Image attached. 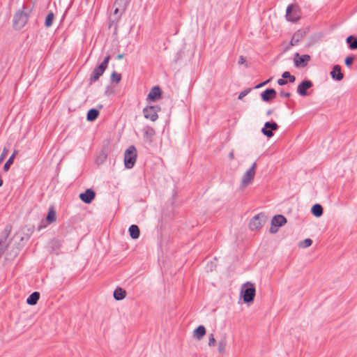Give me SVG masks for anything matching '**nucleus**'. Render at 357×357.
I'll list each match as a JSON object with an SVG mask.
<instances>
[{
  "mask_svg": "<svg viewBox=\"0 0 357 357\" xmlns=\"http://www.w3.org/2000/svg\"><path fill=\"white\" fill-rule=\"evenodd\" d=\"M110 59V56H106L103 61L96 68H95L90 77V82L93 83L96 82L100 77L103 74L105 70L107 69L108 63Z\"/></svg>",
  "mask_w": 357,
  "mask_h": 357,
  "instance_id": "obj_4",
  "label": "nucleus"
},
{
  "mask_svg": "<svg viewBox=\"0 0 357 357\" xmlns=\"http://www.w3.org/2000/svg\"><path fill=\"white\" fill-rule=\"evenodd\" d=\"M266 222V216L263 213L255 215L250 220L249 227L252 231L260 229Z\"/></svg>",
  "mask_w": 357,
  "mask_h": 357,
  "instance_id": "obj_7",
  "label": "nucleus"
},
{
  "mask_svg": "<svg viewBox=\"0 0 357 357\" xmlns=\"http://www.w3.org/2000/svg\"><path fill=\"white\" fill-rule=\"evenodd\" d=\"M215 342H216V341H215L213 334H210L209 337H208V346H210V347L214 346Z\"/></svg>",
  "mask_w": 357,
  "mask_h": 357,
  "instance_id": "obj_37",
  "label": "nucleus"
},
{
  "mask_svg": "<svg viewBox=\"0 0 357 357\" xmlns=\"http://www.w3.org/2000/svg\"><path fill=\"white\" fill-rule=\"evenodd\" d=\"M272 114V110L269 109L267 111V114Z\"/></svg>",
  "mask_w": 357,
  "mask_h": 357,
  "instance_id": "obj_47",
  "label": "nucleus"
},
{
  "mask_svg": "<svg viewBox=\"0 0 357 357\" xmlns=\"http://www.w3.org/2000/svg\"><path fill=\"white\" fill-rule=\"evenodd\" d=\"M206 334V328L204 326H199L193 332V336L197 340H201Z\"/></svg>",
  "mask_w": 357,
  "mask_h": 357,
  "instance_id": "obj_24",
  "label": "nucleus"
},
{
  "mask_svg": "<svg viewBox=\"0 0 357 357\" xmlns=\"http://www.w3.org/2000/svg\"><path fill=\"white\" fill-rule=\"evenodd\" d=\"M56 220V212L53 207H50L48 211L45 220L42 221L41 224L38 226V230L42 229L47 227L48 224L54 222Z\"/></svg>",
  "mask_w": 357,
  "mask_h": 357,
  "instance_id": "obj_11",
  "label": "nucleus"
},
{
  "mask_svg": "<svg viewBox=\"0 0 357 357\" xmlns=\"http://www.w3.org/2000/svg\"><path fill=\"white\" fill-rule=\"evenodd\" d=\"M143 132L144 135L147 139H151L155 135V130L151 126H145L143 128Z\"/></svg>",
  "mask_w": 357,
  "mask_h": 357,
  "instance_id": "obj_28",
  "label": "nucleus"
},
{
  "mask_svg": "<svg viewBox=\"0 0 357 357\" xmlns=\"http://www.w3.org/2000/svg\"><path fill=\"white\" fill-rule=\"evenodd\" d=\"M25 7L23 6L22 10H18L15 13L13 17V27L15 29H21L26 24L29 19V13L24 12Z\"/></svg>",
  "mask_w": 357,
  "mask_h": 357,
  "instance_id": "obj_2",
  "label": "nucleus"
},
{
  "mask_svg": "<svg viewBox=\"0 0 357 357\" xmlns=\"http://www.w3.org/2000/svg\"><path fill=\"white\" fill-rule=\"evenodd\" d=\"M137 160V149L135 146H130L124 153V164L126 168L133 167Z\"/></svg>",
  "mask_w": 357,
  "mask_h": 357,
  "instance_id": "obj_3",
  "label": "nucleus"
},
{
  "mask_svg": "<svg viewBox=\"0 0 357 357\" xmlns=\"http://www.w3.org/2000/svg\"><path fill=\"white\" fill-rule=\"evenodd\" d=\"M278 128V126L275 122H270L267 121L264 124V127L262 128V133L268 137H271L273 135V131L277 130Z\"/></svg>",
  "mask_w": 357,
  "mask_h": 357,
  "instance_id": "obj_14",
  "label": "nucleus"
},
{
  "mask_svg": "<svg viewBox=\"0 0 357 357\" xmlns=\"http://www.w3.org/2000/svg\"><path fill=\"white\" fill-rule=\"evenodd\" d=\"M161 96V90L159 86L153 87L147 96V100L155 101Z\"/></svg>",
  "mask_w": 357,
  "mask_h": 357,
  "instance_id": "obj_18",
  "label": "nucleus"
},
{
  "mask_svg": "<svg viewBox=\"0 0 357 357\" xmlns=\"http://www.w3.org/2000/svg\"><path fill=\"white\" fill-rule=\"evenodd\" d=\"M229 158L230 160H233L234 158V151H231L229 153Z\"/></svg>",
  "mask_w": 357,
  "mask_h": 357,
  "instance_id": "obj_43",
  "label": "nucleus"
},
{
  "mask_svg": "<svg viewBox=\"0 0 357 357\" xmlns=\"http://www.w3.org/2000/svg\"><path fill=\"white\" fill-rule=\"evenodd\" d=\"M257 166V162H255L252 166L244 173L241 181V188H243L252 183L256 174Z\"/></svg>",
  "mask_w": 357,
  "mask_h": 357,
  "instance_id": "obj_5",
  "label": "nucleus"
},
{
  "mask_svg": "<svg viewBox=\"0 0 357 357\" xmlns=\"http://www.w3.org/2000/svg\"><path fill=\"white\" fill-rule=\"evenodd\" d=\"M312 86V82L310 80H304L298 84L297 88V93L301 96H306L307 95V90Z\"/></svg>",
  "mask_w": 357,
  "mask_h": 357,
  "instance_id": "obj_15",
  "label": "nucleus"
},
{
  "mask_svg": "<svg viewBox=\"0 0 357 357\" xmlns=\"http://www.w3.org/2000/svg\"><path fill=\"white\" fill-rule=\"evenodd\" d=\"M128 231L132 239H137L139 237L140 231L137 225H132L129 227Z\"/></svg>",
  "mask_w": 357,
  "mask_h": 357,
  "instance_id": "obj_21",
  "label": "nucleus"
},
{
  "mask_svg": "<svg viewBox=\"0 0 357 357\" xmlns=\"http://www.w3.org/2000/svg\"><path fill=\"white\" fill-rule=\"evenodd\" d=\"M312 243V241L310 238H306L304 241L299 243V247L302 248H306L310 247Z\"/></svg>",
  "mask_w": 357,
  "mask_h": 357,
  "instance_id": "obj_33",
  "label": "nucleus"
},
{
  "mask_svg": "<svg viewBox=\"0 0 357 357\" xmlns=\"http://www.w3.org/2000/svg\"><path fill=\"white\" fill-rule=\"evenodd\" d=\"M354 60V58L352 56H349L346 57L345 61H344L345 65L347 67H350L352 65Z\"/></svg>",
  "mask_w": 357,
  "mask_h": 357,
  "instance_id": "obj_34",
  "label": "nucleus"
},
{
  "mask_svg": "<svg viewBox=\"0 0 357 357\" xmlns=\"http://www.w3.org/2000/svg\"><path fill=\"white\" fill-rule=\"evenodd\" d=\"M331 75L333 79L341 81L344 78V75L341 71V67L339 65L333 66Z\"/></svg>",
  "mask_w": 357,
  "mask_h": 357,
  "instance_id": "obj_20",
  "label": "nucleus"
},
{
  "mask_svg": "<svg viewBox=\"0 0 357 357\" xmlns=\"http://www.w3.org/2000/svg\"><path fill=\"white\" fill-rule=\"evenodd\" d=\"M263 86H264V83H261V84H258V85L256 86V88H259V87Z\"/></svg>",
  "mask_w": 357,
  "mask_h": 357,
  "instance_id": "obj_46",
  "label": "nucleus"
},
{
  "mask_svg": "<svg viewBox=\"0 0 357 357\" xmlns=\"http://www.w3.org/2000/svg\"><path fill=\"white\" fill-rule=\"evenodd\" d=\"M289 75L290 73L288 71H285L282 74V77L285 79H287L289 77Z\"/></svg>",
  "mask_w": 357,
  "mask_h": 357,
  "instance_id": "obj_40",
  "label": "nucleus"
},
{
  "mask_svg": "<svg viewBox=\"0 0 357 357\" xmlns=\"http://www.w3.org/2000/svg\"><path fill=\"white\" fill-rule=\"evenodd\" d=\"M10 232V227L7 226L1 234L0 238V258L1 257L6 248L8 247V243L7 242V238L9 236Z\"/></svg>",
  "mask_w": 357,
  "mask_h": 357,
  "instance_id": "obj_10",
  "label": "nucleus"
},
{
  "mask_svg": "<svg viewBox=\"0 0 357 357\" xmlns=\"http://www.w3.org/2000/svg\"><path fill=\"white\" fill-rule=\"evenodd\" d=\"M251 91V89H245L243 91H242L239 95H238V98L239 100H242L245 96H247L248 94V93Z\"/></svg>",
  "mask_w": 357,
  "mask_h": 357,
  "instance_id": "obj_35",
  "label": "nucleus"
},
{
  "mask_svg": "<svg viewBox=\"0 0 357 357\" xmlns=\"http://www.w3.org/2000/svg\"><path fill=\"white\" fill-rule=\"evenodd\" d=\"M123 56H124V54H119V55L117 56V59H118L119 60H120V59H122L123 58Z\"/></svg>",
  "mask_w": 357,
  "mask_h": 357,
  "instance_id": "obj_44",
  "label": "nucleus"
},
{
  "mask_svg": "<svg viewBox=\"0 0 357 357\" xmlns=\"http://www.w3.org/2000/svg\"><path fill=\"white\" fill-rule=\"evenodd\" d=\"M227 342L226 337H222L218 342V351L221 354L225 352Z\"/></svg>",
  "mask_w": 357,
  "mask_h": 357,
  "instance_id": "obj_29",
  "label": "nucleus"
},
{
  "mask_svg": "<svg viewBox=\"0 0 357 357\" xmlns=\"http://www.w3.org/2000/svg\"><path fill=\"white\" fill-rule=\"evenodd\" d=\"M121 79V74L114 71L111 75V81L112 82L119 83Z\"/></svg>",
  "mask_w": 357,
  "mask_h": 357,
  "instance_id": "obj_32",
  "label": "nucleus"
},
{
  "mask_svg": "<svg viewBox=\"0 0 357 357\" xmlns=\"http://www.w3.org/2000/svg\"><path fill=\"white\" fill-rule=\"evenodd\" d=\"M286 222L287 219L282 215H275L271 220V226L269 231L271 234H275L278 230V227H282Z\"/></svg>",
  "mask_w": 357,
  "mask_h": 357,
  "instance_id": "obj_8",
  "label": "nucleus"
},
{
  "mask_svg": "<svg viewBox=\"0 0 357 357\" xmlns=\"http://www.w3.org/2000/svg\"><path fill=\"white\" fill-rule=\"evenodd\" d=\"M276 96V91L273 89H266L261 93V99L265 102H269L273 100Z\"/></svg>",
  "mask_w": 357,
  "mask_h": 357,
  "instance_id": "obj_17",
  "label": "nucleus"
},
{
  "mask_svg": "<svg viewBox=\"0 0 357 357\" xmlns=\"http://www.w3.org/2000/svg\"><path fill=\"white\" fill-rule=\"evenodd\" d=\"M128 4L126 3L123 0H116L114 4V7H115L114 11V15H116L119 14V15L115 18L116 21H118L122 15V13L125 11L127 6Z\"/></svg>",
  "mask_w": 357,
  "mask_h": 357,
  "instance_id": "obj_13",
  "label": "nucleus"
},
{
  "mask_svg": "<svg viewBox=\"0 0 357 357\" xmlns=\"http://www.w3.org/2000/svg\"><path fill=\"white\" fill-rule=\"evenodd\" d=\"M245 62V57H244V56H241L239 57V59H238V64H239V65H242V64H243Z\"/></svg>",
  "mask_w": 357,
  "mask_h": 357,
  "instance_id": "obj_41",
  "label": "nucleus"
},
{
  "mask_svg": "<svg viewBox=\"0 0 357 357\" xmlns=\"http://www.w3.org/2000/svg\"><path fill=\"white\" fill-rule=\"evenodd\" d=\"M288 79H289V81L290 82H291V83L294 82H295V80H296V77H295V76L291 75V74H290L289 77H288Z\"/></svg>",
  "mask_w": 357,
  "mask_h": 357,
  "instance_id": "obj_42",
  "label": "nucleus"
},
{
  "mask_svg": "<svg viewBox=\"0 0 357 357\" xmlns=\"http://www.w3.org/2000/svg\"><path fill=\"white\" fill-rule=\"evenodd\" d=\"M310 61V55L303 54L300 56L298 53L295 54V57L294 59V65L297 68H305Z\"/></svg>",
  "mask_w": 357,
  "mask_h": 357,
  "instance_id": "obj_12",
  "label": "nucleus"
},
{
  "mask_svg": "<svg viewBox=\"0 0 357 357\" xmlns=\"http://www.w3.org/2000/svg\"><path fill=\"white\" fill-rule=\"evenodd\" d=\"M280 95L282 96V97H285V98H289L290 96H291V93H289V92H284L283 91H281L280 92Z\"/></svg>",
  "mask_w": 357,
  "mask_h": 357,
  "instance_id": "obj_38",
  "label": "nucleus"
},
{
  "mask_svg": "<svg viewBox=\"0 0 357 357\" xmlns=\"http://www.w3.org/2000/svg\"><path fill=\"white\" fill-rule=\"evenodd\" d=\"M40 298V294L38 291L33 292L26 299V303L30 305H34L37 303Z\"/></svg>",
  "mask_w": 357,
  "mask_h": 357,
  "instance_id": "obj_23",
  "label": "nucleus"
},
{
  "mask_svg": "<svg viewBox=\"0 0 357 357\" xmlns=\"http://www.w3.org/2000/svg\"><path fill=\"white\" fill-rule=\"evenodd\" d=\"M54 19V15L52 12L48 13L45 18V25L46 27H50L52 25Z\"/></svg>",
  "mask_w": 357,
  "mask_h": 357,
  "instance_id": "obj_30",
  "label": "nucleus"
},
{
  "mask_svg": "<svg viewBox=\"0 0 357 357\" xmlns=\"http://www.w3.org/2000/svg\"><path fill=\"white\" fill-rule=\"evenodd\" d=\"M286 17L290 22L298 21L301 17V10L298 6L295 4L289 5L286 10Z\"/></svg>",
  "mask_w": 357,
  "mask_h": 357,
  "instance_id": "obj_6",
  "label": "nucleus"
},
{
  "mask_svg": "<svg viewBox=\"0 0 357 357\" xmlns=\"http://www.w3.org/2000/svg\"><path fill=\"white\" fill-rule=\"evenodd\" d=\"M311 212L315 217L319 218L323 214V207L319 204H315L312 207Z\"/></svg>",
  "mask_w": 357,
  "mask_h": 357,
  "instance_id": "obj_25",
  "label": "nucleus"
},
{
  "mask_svg": "<svg viewBox=\"0 0 357 357\" xmlns=\"http://www.w3.org/2000/svg\"><path fill=\"white\" fill-rule=\"evenodd\" d=\"M126 296V291L122 288L118 287L114 291V298L116 301L123 300Z\"/></svg>",
  "mask_w": 357,
  "mask_h": 357,
  "instance_id": "obj_22",
  "label": "nucleus"
},
{
  "mask_svg": "<svg viewBox=\"0 0 357 357\" xmlns=\"http://www.w3.org/2000/svg\"><path fill=\"white\" fill-rule=\"evenodd\" d=\"M271 78L267 79L266 81L264 82V84L266 85V84H268L270 81H271Z\"/></svg>",
  "mask_w": 357,
  "mask_h": 357,
  "instance_id": "obj_45",
  "label": "nucleus"
},
{
  "mask_svg": "<svg viewBox=\"0 0 357 357\" xmlns=\"http://www.w3.org/2000/svg\"><path fill=\"white\" fill-rule=\"evenodd\" d=\"M160 110V107L156 106H147L143 109V114L146 119L151 121H155L158 118V112Z\"/></svg>",
  "mask_w": 357,
  "mask_h": 357,
  "instance_id": "obj_9",
  "label": "nucleus"
},
{
  "mask_svg": "<svg viewBox=\"0 0 357 357\" xmlns=\"http://www.w3.org/2000/svg\"><path fill=\"white\" fill-rule=\"evenodd\" d=\"M347 43L351 50L357 49V38L354 36H349L346 39Z\"/></svg>",
  "mask_w": 357,
  "mask_h": 357,
  "instance_id": "obj_26",
  "label": "nucleus"
},
{
  "mask_svg": "<svg viewBox=\"0 0 357 357\" xmlns=\"http://www.w3.org/2000/svg\"><path fill=\"white\" fill-rule=\"evenodd\" d=\"M15 156V151L11 155L8 160L6 162L3 166V170L5 172L8 171L10 165L13 163V160Z\"/></svg>",
  "mask_w": 357,
  "mask_h": 357,
  "instance_id": "obj_31",
  "label": "nucleus"
},
{
  "mask_svg": "<svg viewBox=\"0 0 357 357\" xmlns=\"http://www.w3.org/2000/svg\"><path fill=\"white\" fill-rule=\"evenodd\" d=\"M99 115V111L96 109H91L89 110L86 116V119L89 121H93L96 120Z\"/></svg>",
  "mask_w": 357,
  "mask_h": 357,
  "instance_id": "obj_27",
  "label": "nucleus"
},
{
  "mask_svg": "<svg viewBox=\"0 0 357 357\" xmlns=\"http://www.w3.org/2000/svg\"><path fill=\"white\" fill-rule=\"evenodd\" d=\"M96 197L95 192L91 189H87L84 192L79 194L80 199L86 203L90 204Z\"/></svg>",
  "mask_w": 357,
  "mask_h": 357,
  "instance_id": "obj_16",
  "label": "nucleus"
},
{
  "mask_svg": "<svg viewBox=\"0 0 357 357\" xmlns=\"http://www.w3.org/2000/svg\"><path fill=\"white\" fill-rule=\"evenodd\" d=\"M255 287L254 284L247 282L241 287V294L245 303H250L254 301L255 296Z\"/></svg>",
  "mask_w": 357,
  "mask_h": 357,
  "instance_id": "obj_1",
  "label": "nucleus"
},
{
  "mask_svg": "<svg viewBox=\"0 0 357 357\" xmlns=\"http://www.w3.org/2000/svg\"><path fill=\"white\" fill-rule=\"evenodd\" d=\"M287 81L285 80L284 79L282 78V79H279L278 80V84L280 85V86H283V85H285L287 84Z\"/></svg>",
  "mask_w": 357,
  "mask_h": 357,
  "instance_id": "obj_39",
  "label": "nucleus"
},
{
  "mask_svg": "<svg viewBox=\"0 0 357 357\" xmlns=\"http://www.w3.org/2000/svg\"><path fill=\"white\" fill-rule=\"evenodd\" d=\"M305 31H304L298 30V31H296L291 38V40L290 41V45L291 46L296 45L301 40H303V38L305 37Z\"/></svg>",
  "mask_w": 357,
  "mask_h": 357,
  "instance_id": "obj_19",
  "label": "nucleus"
},
{
  "mask_svg": "<svg viewBox=\"0 0 357 357\" xmlns=\"http://www.w3.org/2000/svg\"><path fill=\"white\" fill-rule=\"evenodd\" d=\"M8 153V150L6 148H3V151L0 155V164L3 161Z\"/></svg>",
  "mask_w": 357,
  "mask_h": 357,
  "instance_id": "obj_36",
  "label": "nucleus"
}]
</instances>
